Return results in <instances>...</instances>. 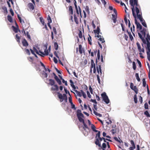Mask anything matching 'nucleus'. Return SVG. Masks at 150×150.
<instances>
[{
  "label": "nucleus",
  "mask_w": 150,
  "mask_h": 150,
  "mask_svg": "<svg viewBox=\"0 0 150 150\" xmlns=\"http://www.w3.org/2000/svg\"><path fill=\"white\" fill-rule=\"evenodd\" d=\"M129 2L130 5L132 7V8L133 7L134 8V12H136L138 18L139 19L142 23L145 21L142 18L141 7L138 3V0H130Z\"/></svg>",
  "instance_id": "nucleus-1"
},
{
  "label": "nucleus",
  "mask_w": 150,
  "mask_h": 150,
  "mask_svg": "<svg viewBox=\"0 0 150 150\" xmlns=\"http://www.w3.org/2000/svg\"><path fill=\"white\" fill-rule=\"evenodd\" d=\"M140 33H138V34L139 37L142 41L144 44L147 45V40L146 38L147 37V34H149L147 30V28H143L142 30H140ZM150 36V35H149Z\"/></svg>",
  "instance_id": "nucleus-2"
},
{
  "label": "nucleus",
  "mask_w": 150,
  "mask_h": 150,
  "mask_svg": "<svg viewBox=\"0 0 150 150\" xmlns=\"http://www.w3.org/2000/svg\"><path fill=\"white\" fill-rule=\"evenodd\" d=\"M76 115L79 122H82L83 125V128L84 130H86V129H89V128L85 122L84 119L82 118L84 117V116L81 113V110L79 109L77 110Z\"/></svg>",
  "instance_id": "nucleus-3"
},
{
  "label": "nucleus",
  "mask_w": 150,
  "mask_h": 150,
  "mask_svg": "<svg viewBox=\"0 0 150 150\" xmlns=\"http://www.w3.org/2000/svg\"><path fill=\"white\" fill-rule=\"evenodd\" d=\"M146 39L147 40V46L146 48L148 50L147 52V57L148 60L150 61V36L149 34H147Z\"/></svg>",
  "instance_id": "nucleus-4"
},
{
  "label": "nucleus",
  "mask_w": 150,
  "mask_h": 150,
  "mask_svg": "<svg viewBox=\"0 0 150 150\" xmlns=\"http://www.w3.org/2000/svg\"><path fill=\"white\" fill-rule=\"evenodd\" d=\"M132 12V15L135 18V23L137 25V29L139 28L140 30H141L142 29V25L139 23H138L137 20L136 19V15L134 12V8H131Z\"/></svg>",
  "instance_id": "nucleus-5"
},
{
  "label": "nucleus",
  "mask_w": 150,
  "mask_h": 150,
  "mask_svg": "<svg viewBox=\"0 0 150 150\" xmlns=\"http://www.w3.org/2000/svg\"><path fill=\"white\" fill-rule=\"evenodd\" d=\"M57 96L60 99V102H62L64 100L66 102H67V98L66 95L65 94H63V95L59 92H57Z\"/></svg>",
  "instance_id": "nucleus-6"
},
{
  "label": "nucleus",
  "mask_w": 150,
  "mask_h": 150,
  "mask_svg": "<svg viewBox=\"0 0 150 150\" xmlns=\"http://www.w3.org/2000/svg\"><path fill=\"white\" fill-rule=\"evenodd\" d=\"M136 45L137 47L138 50L139 52V54L141 55L142 54V53L144 52V47L143 44H142V48H141V45L139 42H137L136 43Z\"/></svg>",
  "instance_id": "nucleus-7"
},
{
  "label": "nucleus",
  "mask_w": 150,
  "mask_h": 150,
  "mask_svg": "<svg viewBox=\"0 0 150 150\" xmlns=\"http://www.w3.org/2000/svg\"><path fill=\"white\" fill-rule=\"evenodd\" d=\"M101 96L103 99V100L107 104L109 103L110 102V100L108 98V96L106 95L105 92H103L101 94Z\"/></svg>",
  "instance_id": "nucleus-8"
},
{
  "label": "nucleus",
  "mask_w": 150,
  "mask_h": 150,
  "mask_svg": "<svg viewBox=\"0 0 150 150\" xmlns=\"http://www.w3.org/2000/svg\"><path fill=\"white\" fill-rule=\"evenodd\" d=\"M112 129L110 130V132L112 134H118L120 131V130L118 127H116V125L113 126L112 127Z\"/></svg>",
  "instance_id": "nucleus-9"
},
{
  "label": "nucleus",
  "mask_w": 150,
  "mask_h": 150,
  "mask_svg": "<svg viewBox=\"0 0 150 150\" xmlns=\"http://www.w3.org/2000/svg\"><path fill=\"white\" fill-rule=\"evenodd\" d=\"M74 0V4L75 6V8L76 10V13H77V14L78 15L79 14V12L80 14L81 15V9L80 8L79 6V11L78 9L77 6L76 5V2L75 0Z\"/></svg>",
  "instance_id": "nucleus-10"
},
{
  "label": "nucleus",
  "mask_w": 150,
  "mask_h": 150,
  "mask_svg": "<svg viewBox=\"0 0 150 150\" xmlns=\"http://www.w3.org/2000/svg\"><path fill=\"white\" fill-rule=\"evenodd\" d=\"M102 139L101 137L97 138L96 139L95 143L96 145H98L99 147H101V143L100 142L102 141Z\"/></svg>",
  "instance_id": "nucleus-11"
},
{
  "label": "nucleus",
  "mask_w": 150,
  "mask_h": 150,
  "mask_svg": "<svg viewBox=\"0 0 150 150\" xmlns=\"http://www.w3.org/2000/svg\"><path fill=\"white\" fill-rule=\"evenodd\" d=\"M87 121L89 125H91V128L93 131L94 132H97L98 130L96 129V127L94 125L92 124L90 120H88Z\"/></svg>",
  "instance_id": "nucleus-12"
},
{
  "label": "nucleus",
  "mask_w": 150,
  "mask_h": 150,
  "mask_svg": "<svg viewBox=\"0 0 150 150\" xmlns=\"http://www.w3.org/2000/svg\"><path fill=\"white\" fill-rule=\"evenodd\" d=\"M50 90L52 91H59L58 86L57 84H54L51 88Z\"/></svg>",
  "instance_id": "nucleus-13"
},
{
  "label": "nucleus",
  "mask_w": 150,
  "mask_h": 150,
  "mask_svg": "<svg viewBox=\"0 0 150 150\" xmlns=\"http://www.w3.org/2000/svg\"><path fill=\"white\" fill-rule=\"evenodd\" d=\"M22 27L23 29H27L29 26V24L27 22H23L22 24Z\"/></svg>",
  "instance_id": "nucleus-14"
},
{
  "label": "nucleus",
  "mask_w": 150,
  "mask_h": 150,
  "mask_svg": "<svg viewBox=\"0 0 150 150\" xmlns=\"http://www.w3.org/2000/svg\"><path fill=\"white\" fill-rule=\"evenodd\" d=\"M44 52L45 53L39 51V52L42 54V55H40L41 56L43 57L44 56L48 55V50L46 48Z\"/></svg>",
  "instance_id": "nucleus-15"
},
{
  "label": "nucleus",
  "mask_w": 150,
  "mask_h": 150,
  "mask_svg": "<svg viewBox=\"0 0 150 150\" xmlns=\"http://www.w3.org/2000/svg\"><path fill=\"white\" fill-rule=\"evenodd\" d=\"M96 69L97 72L99 74H100V75H101L102 73L101 69V66L100 65L98 66H96Z\"/></svg>",
  "instance_id": "nucleus-16"
},
{
  "label": "nucleus",
  "mask_w": 150,
  "mask_h": 150,
  "mask_svg": "<svg viewBox=\"0 0 150 150\" xmlns=\"http://www.w3.org/2000/svg\"><path fill=\"white\" fill-rule=\"evenodd\" d=\"M79 51L80 54L85 52L84 49L82 48V45H79Z\"/></svg>",
  "instance_id": "nucleus-17"
},
{
  "label": "nucleus",
  "mask_w": 150,
  "mask_h": 150,
  "mask_svg": "<svg viewBox=\"0 0 150 150\" xmlns=\"http://www.w3.org/2000/svg\"><path fill=\"white\" fill-rule=\"evenodd\" d=\"M22 43L23 46L25 47H27L28 45V44L26 41V40L25 39H24L22 41Z\"/></svg>",
  "instance_id": "nucleus-18"
},
{
  "label": "nucleus",
  "mask_w": 150,
  "mask_h": 150,
  "mask_svg": "<svg viewBox=\"0 0 150 150\" xmlns=\"http://www.w3.org/2000/svg\"><path fill=\"white\" fill-rule=\"evenodd\" d=\"M28 6L31 11L33 10L34 9V5L31 3H29L28 4Z\"/></svg>",
  "instance_id": "nucleus-19"
},
{
  "label": "nucleus",
  "mask_w": 150,
  "mask_h": 150,
  "mask_svg": "<svg viewBox=\"0 0 150 150\" xmlns=\"http://www.w3.org/2000/svg\"><path fill=\"white\" fill-rule=\"evenodd\" d=\"M49 84L51 86H52L55 84V81L54 80L50 79H49Z\"/></svg>",
  "instance_id": "nucleus-20"
},
{
  "label": "nucleus",
  "mask_w": 150,
  "mask_h": 150,
  "mask_svg": "<svg viewBox=\"0 0 150 150\" xmlns=\"http://www.w3.org/2000/svg\"><path fill=\"white\" fill-rule=\"evenodd\" d=\"M54 79L59 85H61L62 84V83L61 81L58 78L57 76H56L55 77H54Z\"/></svg>",
  "instance_id": "nucleus-21"
},
{
  "label": "nucleus",
  "mask_w": 150,
  "mask_h": 150,
  "mask_svg": "<svg viewBox=\"0 0 150 150\" xmlns=\"http://www.w3.org/2000/svg\"><path fill=\"white\" fill-rule=\"evenodd\" d=\"M112 19L113 20V22L115 23L117 21V15L112 14Z\"/></svg>",
  "instance_id": "nucleus-22"
},
{
  "label": "nucleus",
  "mask_w": 150,
  "mask_h": 150,
  "mask_svg": "<svg viewBox=\"0 0 150 150\" xmlns=\"http://www.w3.org/2000/svg\"><path fill=\"white\" fill-rule=\"evenodd\" d=\"M12 27L13 28V31L15 33H18V31H19V32L20 31V30H19L18 28L17 27H16L14 26H12Z\"/></svg>",
  "instance_id": "nucleus-23"
},
{
  "label": "nucleus",
  "mask_w": 150,
  "mask_h": 150,
  "mask_svg": "<svg viewBox=\"0 0 150 150\" xmlns=\"http://www.w3.org/2000/svg\"><path fill=\"white\" fill-rule=\"evenodd\" d=\"M93 31L95 34H99L100 32V29L99 28V26H98L96 29L94 30Z\"/></svg>",
  "instance_id": "nucleus-24"
},
{
  "label": "nucleus",
  "mask_w": 150,
  "mask_h": 150,
  "mask_svg": "<svg viewBox=\"0 0 150 150\" xmlns=\"http://www.w3.org/2000/svg\"><path fill=\"white\" fill-rule=\"evenodd\" d=\"M89 37L88 38V43L90 45H92L91 41V37L90 35L89 34H88Z\"/></svg>",
  "instance_id": "nucleus-25"
},
{
  "label": "nucleus",
  "mask_w": 150,
  "mask_h": 150,
  "mask_svg": "<svg viewBox=\"0 0 150 150\" xmlns=\"http://www.w3.org/2000/svg\"><path fill=\"white\" fill-rule=\"evenodd\" d=\"M69 14L72 15L73 14V9L71 6H69Z\"/></svg>",
  "instance_id": "nucleus-26"
},
{
  "label": "nucleus",
  "mask_w": 150,
  "mask_h": 150,
  "mask_svg": "<svg viewBox=\"0 0 150 150\" xmlns=\"http://www.w3.org/2000/svg\"><path fill=\"white\" fill-rule=\"evenodd\" d=\"M127 32L128 33L129 35V38H130L131 41H132L133 40L134 38H133V36H132L131 33L130 32H129L128 30H127Z\"/></svg>",
  "instance_id": "nucleus-27"
},
{
  "label": "nucleus",
  "mask_w": 150,
  "mask_h": 150,
  "mask_svg": "<svg viewBox=\"0 0 150 150\" xmlns=\"http://www.w3.org/2000/svg\"><path fill=\"white\" fill-rule=\"evenodd\" d=\"M99 147V149H105L106 147V144L105 143H103L101 147Z\"/></svg>",
  "instance_id": "nucleus-28"
},
{
  "label": "nucleus",
  "mask_w": 150,
  "mask_h": 150,
  "mask_svg": "<svg viewBox=\"0 0 150 150\" xmlns=\"http://www.w3.org/2000/svg\"><path fill=\"white\" fill-rule=\"evenodd\" d=\"M16 39L17 41L19 43L20 42V37L18 35V34H17L16 35Z\"/></svg>",
  "instance_id": "nucleus-29"
},
{
  "label": "nucleus",
  "mask_w": 150,
  "mask_h": 150,
  "mask_svg": "<svg viewBox=\"0 0 150 150\" xmlns=\"http://www.w3.org/2000/svg\"><path fill=\"white\" fill-rule=\"evenodd\" d=\"M7 19L10 22L12 23L13 22V18L10 15H8V16Z\"/></svg>",
  "instance_id": "nucleus-30"
},
{
  "label": "nucleus",
  "mask_w": 150,
  "mask_h": 150,
  "mask_svg": "<svg viewBox=\"0 0 150 150\" xmlns=\"http://www.w3.org/2000/svg\"><path fill=\"white\" fill-rule=\"evenodd\" d=\"M74 21L76 24H78L79 22L78 20V18H77L76 15L75 14H74Z\"/></svg>",
  "instance_id": "nucleus-31"
},
{
  "label": "nucleus",
  "mask_w": 150,
  "mask_h": 150,
  "mask_svg": "<svg viewBox=\"0 0 150 150\" xmlns=\"http://www.w3.org/2000/svg\"><path fill=\"white\" fill-rule=\"evenodd\" d=\"M132 90L134 91L136 94L138 93V90L136 86H134V87L133 88V89Z\"/></svg>",
  "instance_id": "nucleus-32"
},
{
  "label": "nucleus",
  "mask_w": 150,
  "mask_h": 150,
  "mask_svg": "<svg viewBox=\"0 0 150 150\" xmlns=\"http://www.w3.org/2000/svg\"><path fill=\"white\" fill-rule=\"evenodd\" d=\"M98 133L96 134L95 138L96 139L97 138H99L100 137V131H98Z\"/></svg>",
  "instance_id": "nucleus-33"
},
{
  "label": "nucleus",
  "mask_w": 150,
  "mask_h": 150,
  "mask_svg": "<svg viewBox=\"0 0 150 150\" xmlns=\"http://www.w3.org/2000/svg\"><path fill=\"white\" fill-rule=\"evenodd\" d=\"M2 9L4 11V13H7L8 11L6 7V6H3L2 8Z\"/></svg>",
  "instance_id": "nucleus-34"
},
{
  "label": "nucleus",
  "mask_w": 150,
  "mask_h": 150,
  "mask_svg": "<svg viewBox=\"0 0 150 150\" xmlns=\"http://www.w3.org/2000/svg\"><path fill=\"white\" fill-rule=\"evenodd\" d=\"M93 113L96 116H98L99 117H101L102 115L100 114L97 113L95 110H93Z\"/></svg>",
  "instance_id": "nucleus-35"
},
{
  "label": "nucleus",
  "mask_w": 150,
  "mask_h": 150,
  "mask_svg": "<svg viewBox=\"0 0 150 150\" xmlns=\"http://www.w3.org/2000/svg\"><path fill=\"white\" fill-rule=\"evenodd\" d=\"M146 121H148V120L147 119H144V121H143V122H144V124L145 125L146 127H148L149 126V123L148 122H146Z\"/></svg>",
  "instance_id": "nucleus-36"
},
{
  "label": "nucleus",
  "mask_w": 150,
  "mask_h": 150,
  "mask_svg": "<svg viewBox=\"0 0 150 150\" xmlns=\"http://www.w3.org/2000/svg\"><path fill=\"white\" fill-rule=\"evenodd\" d=\"M54 46L55 50H57L58 48V45L57 44V43L56 42H54Z\"/></svg>",
  "instance_id": "nucleus-37"
},
{
  "label": "nucleus",
  "mask_w": 150,
  "mask_h": 150,
  "mask_svg": "<svg viewBox=\"0 0 150 150\" xmlns=\"http://www.w3.org/2000/svg\"><path fill=\"white\" fill-rule=\"evenodd\" d=\"M40 21L42 23V24L43 25H44L45 24V23L44 21V20L43 18L42 17H40Z\"/></svg>",
  "instance_id": "nucleus-38"
},
{
  "label": "nucleus",
  "mask_w": 150,
  "mask_h": 150,
  "mask_svg": "<svg viewBox=\"0 0 150 150\" xmlns=\"http://www.w3.org/2000/svg\"><path fill=\"white\" fill-rule=\"evenodd\" d=\"M74 91L76 92V93L77 95L80 96L81 97L82 96V95L81 94V93L80 91H77V90H75Z\"/></svg>",
  "instance_id": "nucleus-39"
},
{
  "label": "nucleus",
  "mask_w": 150,
  "mask_h": 150,
  "mask_svg": "<svg viewBox=\"0 0 150 150\" xmlns=\"http://www.w3.org/2000/svg\"><path fill=\"white\" fill-rule=\"evenodd\" d=\"M134 102L135 103H136L137 102V96L136 94L134 96Z\"/></svg>",
  "instance_id": "nucleus-40"
},
{
  "label": "nucleus",
  "mask_w": 150,
  "mask_h": 150,
  "mask_svg": "<svg viewBox=\"0 0 150 150\" xmlns=\"http://www.w3.org/2000/svg\"><path fill=\"white\" fill-rule=\"evenodd\" d=\"M135 76L136 78V79L138 81H140V79L139 78V74L137 73H136L135 74Z\"/></svg>",
  "instance_id": "nucleus-41"
},
{
  "label": "nucleus",
  "mask_w": 150,
  "mask_h": 150,
  "mask_svg": "<svg viewBox=\"0 0 150 150\" xmlns=\"http://www.w3.org/2000/svg\"><path fill=\"white\" fill-rule=\"evenodd\" d=\"M48 17L47 18V20H48V23H52V20L51 18L50 17V16L48 15Z\"/></svg>",
  "instance_id": "nucleus-42"
},
{
  "label": "nucleus",
  "mask_w": 150,
  "mask_h": 150,
  "mask_svg": "<svg viewBox=\"0 0 150 150\" xmlns=\"http://www.w3.org/2000/svg\"><path fill=\"white\" fill-rule=\"evenodd\" d=\"M91 69L93 67L94 68V64H94V62H93V59H91Z\"/></svg>",
  "instance_id": "nucleus-43"
},
{
  "label": "nucleus",
  "mask_w": 150,
  "mask_h": 150,
  "mask_svg": "<svg viewBox=\"0 0 150 150\" xmlns=\"http://www.w3.org/2000/svg\"><path fill=\"white\" fill-rule=\"evenodd\" d=\"M130 143L132 145V147H134V148H135V146L134 142L132 140H131L130 141Z\"/></svg>",
  "instance_id": "nucleus-44"
},
{
  "label": "nucleus",
  "mask_w": 150,
  "mask_h": 150,
  "mask_svg": "<svg viewBox=\"0 0 150 150\" xmlns=\"http://www.w3.org/2000/svg\"><path fill=\"white\" fill-rule=\"evenodd\" d=\"M79 38H82L83 37L81 31L80 30L78 34Z\"/></svg>",
  "instance_id": "nucleus-45"
},
{
  "label": "nucleus",
  "mask_w": 150,
  "mask_h": 150,
  "mask_svg": "<svg viewBox=\"0 0 150 150\" xmlns=\"http://www.w3.org/2000/svg\"><path fill=\"white\" fill-rule=\"evenodd\" d=\"M81 93L82 95V96H83V97L84 98H86V94L84 93V92L83 91V90H81Z\"/></svg>",
  "instance_id": "nucleus-46"
},
{
  "label": "nucleus",
  "mask_w": 150,
  "mask_h": 150,
  "mask_svg": "<svg viewBox=\"0 0 150 150\" xmlns=\"http://www.w3.org/2000/svg\"><path fill=\"white\" fill-rule=\"evenodd\" d=\"M85 10L88 13H89V7L88 6H86V7L85 8Z\"/></svg>",
  "instance_id": "nucleus-47"
},
{
  "label": "nucleus",
  "mask_w": 150,
  "mask_h": 150,
  "mask_svg": "<svg viewBox=\"0 0 150 150\" xmlns=\"http://www.w3.org/2000/svg\"><path fill=\"white\" fill-rule=\"evenodd\" d=\"M133 68L134 70H135L136 68L135 63L134 62H132Z\"/></svg>",
  "instance_id": "nucleus-48"
},
{
  "label": "nucleus",
  "mask_w": 150,
  "mask_h": 150,
  "mask_svg": "<svg viewBox=\"0 0 150 150\" xmlns=\"http://www.w3.org/2000/svg\"><path fill=\"white\" fill-rule=\"evenodd\" d=\"M144 114L147 117H150V115L149 114L148 111H146L144 112Z\"/></svg>",
  "instance_id": "nucleus-49"
},
{
  "label": "nucleus",
  "mask_w": 150,
  "mask_h": 150,
  "mask_svg": "<svg viewBox=\"0 0 150 150\" xmlns=\"http://www.w3.org/2000/svg\"><path fill=\"white\" fill-rule=\"evenodd\" d=\"M97 58L98 60L100 59V50H98L97 51Z\"/></svg>",
  "instance_id": "nucleus-50"
},
{
  "label": "nucleus",
  "mask_w": 150,
  "mask_h": 150,
  "mask_svg": "<svg viewBox=\"0 0 150 150\" xmlns=\"http://www.w3.org/2000/svg\"><path fill=\"white\" fill-rule=\"evenodd\" d=\"M143 81V86L144 87H145L146 85V82L145 81V79L144 78L142 80Z\"/></svg>",
  "instance_id": "nucleus-51"
},
{
  "label": "nucleus",
  "mask_w": 150,
  "mask_h": 150,
  "mask_svg": "<svg viewBox=\"0 0 150 150\" xmlns=\"http://www.w3.org/2000/svg\"><path fill=\"white\" fill-rule=\"evenodd\" d=\"M25 50L26 53L29 55H30V52L29 50L28 49H25Z\"/></svg>",
  "instance_id": "nucleus-52"
},
{
  "label": "nucleus",
  "mask_w": 150,
  "mask_h": 150,
  "mask_svg": "<svg viewBox=\"0 0 150 150\" xmlns=\"http://www.w3.org/2000/svg\"><path fill=\"white\" fill-rule=\"evenodd\" d=\"M27 58L29 61L30 62H33V58L31 57H28Z\"/></svg>",
  "instance_id": "nucleus-53"
},
{
  "label": "nucleus",
  "mask_w": 150,
  "mask_h": 150,
  "mask_svg": "<svg viewBox=\"0 0 150 150\" xmlns=\"http://www.w3.org/2000/svg\"><path fill=\"white\" fill-rule=\"evenodd\" d=\"M40 63L41 64V66L43 67L45 70V71H47V69L45 68V65H44V64L41 62H40Z\"/></svg>",
  "instance_id": "nucleus-54"
},
{
  "label": "nucleus",
  "mask_w": 150,
  "mask_h": 150,
  "mask_svg": "<svg viewBox=\"0 0 150 150\" xmlns=\"http://www.w3.org/2000/svg\"><path fill=\"white\" fill-rule=\"evenodd\" d=\"M90 101L94 103L95 104H97V102L96 101V100H93L92 99H91L90 100Z\"/></svg>",
  "instance_id": "nucleus-55"
},
{
  "label": "nucleus",
  "mask_w": 150,
  "mask_h": 150,
  "mask_svg": "<svg viewBox=\"0 0 150 150\" xmlns=\"http://www.w3.org/2000/svg\"><path fill=\"white\" fill-rule=\"evenodd\" d=\"M69 96H70L69 98V103L71 104V103H73L72 102V98L71 97V96L70 95Z\"/></svg>",
  "instance_id": "nucleus-56"
},
{
  "label": "nucleus",
  "mask_w": 150,
  "mask_h": 150,
  "mask_svg": "<svg viewBox=\"0 0 150 150\" xmlns=\"http://www.w3.org/2000/svg\"><path fill=\"white\" fill-rule=\"evenodd\" d=\"M142 24L143 26L146 28H147V26L145 21H144L142 23Z\"/></svg>",
  "instance_id": "nucleus-57"
},
{
  "label": "nucleus",
  "mask_w": 150,
  "mask_h": 150,
  "mask_svg": "<svg viewBox=\"0 0 150 150\" xmlns=\"http://www.w3.org/2000/svg\"><path fill=\"white\" fill-rule=\"evenodd\" d=\"M71 108L72 109H74V110H75L76 109V108L75 107V105L74 104H73V103H71Z\"/></svg>",
  "instance_id": "nucleus-58"
},
{
  "label": "nucleus",
  "mask_w": 150,
  "mask_h": 150,
  "mask_svg": "<svg viewBox=\"0 0 150 150\" xmlns=\"http://www.w3.org/2000/svg\"><path fill=\"white\" fill-rule=\"evenodd\" d=\"M53 29L54 34L55 35H56L57 34V32L56 28L55 27H53Z\"/></svg>",
  "instance_id": "nucleus-59"
},
{
  "label": "nucleus",
  "mask_w": 150,
  "mask_h": 150,
  "mask_svg": "<svg viewBox=\"0 0 150 150\" xmlns=\"http://www.w3.org/2000/svg\"><path fill=\"white\" fill-rule=\"evenodd\" d=\"M99 40L102 43H104L105 42L103 38H100L99 39Z\"/></svg>",
  "instance_id": "nucleus-60"
},
{
  "label": "nucleus",
  "mask_w": 150,
  "mask_h": 150,
  "mask_svg": "<svg viewBox=\"0 0 150 150\" xmlns=\"http://www.w3.org/2000/svg\"><path fill=\"white\" fill-rule=\"evenodd\" d=\"M97 80H98V83L99 84H100V77H99V75L98 74L97 75Z\"/></svg>",
  "instance_id": "nucleus-61"
},
{
  "label": "nucleus",
  "mask_w": 150,
  "mask_h": 150,
  "mask_svg": "<svg viewBox=\"0 0 150 150\" xmlns=\"http://www.w3.org/2000/svg\"><path fill=\"white\" fill-rule=\"evenodd\" d=\"M96 98L98 101H99L100 100V98L99 96H98L97 94H96Z\"/></svg>",
  "instance_id": "nucleus-62"
},
{
  "label": "nucleus",
  "mask_w": 150,
  "mask_h": 150,
  "mask_svg": "<svg viewBox=\"0 0 150 150\" xmlns=\"http://www.w3.org/2000/svg\"><path fill=\"white\" fill-rule=\"evenodd\" d=\"M144 108L145 109H148V105L146 103H145L144 104Z\"/></svg>",
  "instance_id": "nucleus-63"
},
{
  "label": "nucleus",
  "mask_w": 150,
  "mask_h": 150,
  "mask_svg": "<svg viewBox=\"0 0 150 150\" xmlns=\"http://www.w3.org/2000/svg\"><path fill=\"white\" fill-rule=\"evenodd\" d=\"M139 100L140 101L141 103H142V98L141 96H140L139 98Z\"/></svg>",
  "instance_id": "nucleus-64"
}]
</instances>
